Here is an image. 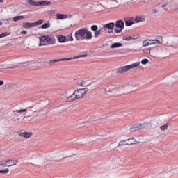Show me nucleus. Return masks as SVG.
I'll return each mask as SVG.
<instances>
[{"label": "nucleus", "instance_id": "f257e3e1", "mask_svg": "<svg viewBox=\"0 0 178 178\" xmlns=\"http://www.w3.org/2000/svg\"><path fill=\"white\" fill-rule=\"evenodd\" d=\"M74 35L76 41L92 40V33L87 28H83L76 31Z\"/></svg>", "mask_w": 178, "mask_h": 178}, {"label": "nucleus", "instance_id": "f03ea898", "mask_svg": "<svg viewBox=\"0 0 178 178\" xmlns=\"http://www.w3.org/2000/svg\"><path fill=\"white\" fill-rule=\"evenodd\" d=\"M22 112H26L23 118V120L26 122V118H30L33 116V115H34V113L37 112V110L35 109V108H34L33 106H32L30 107H27L26 108H24V109L15 110L13 111L14 115H17V113H22Z\"/></svg>", "mask_w": 178, "mask_h": 178}, {"label": "nucleus", "instance_id": "7ed1b4c3", "mask_svg": "<svg viewBox=\"0 0 178 178\" xmlns=\"http://www.w3.org/2000/svg\"><path fill=\"white\" fill-rule=\"evenodd\" d=\"M40 44L39 47H44L45 45H54L56 43V40L54 36L49 35H44L39 37Z\"/></svg>", "mask_w": 178, "mask_h": 178}, {"label": "nucleus", "instance_id": "20e7f679", "mask_svg": "<svg viewBox=\"0 0 178 178\" xmlns=\"http://www.w3.org/2000/svg\"><path fill=\"white\" fill-rule=\"evenodd\" d=\"M88 54H82V55H79V56H76L74 57H71V58H61V59H53V60H49V62H47V63H49V65H53L56 62H63L65 60H72V59H79V58H87Z\"/></svg>", "mask_w": 178, "mask_h": 178}, {"label": "nucleus", "instance_id": "39448f33", "mask_svg": "<svg viewBox=\"0 0 178 178\" xmlns=\"http://www.w3.org/2000/svg\"><path fill=\"white\" fill-rule=\"evenodd\" d=\"M140 65V63H134V64L126 65L122 67L117 69V73H120V74L123 73H126V72H129L131 69H134V67H137Z\"/></svg>", "mask_w": 178, "mask_h": 178}, {"label": "nucleus", "instance_id": "423d86ee", "mask_svg": "<svg viewBox=\"0 0 178 178\" xmlns=\"http://www.w3.org/2000/svg\"><path fill=\"white\" fill-rule=\"evenodd\" d=\"M89 90L90 89H88V88H83L76 90V98H78V99H80V98H83V97H84V95H86Z\"/></svg>", "mask_w": 178, "mask_h": 178}, {"label": "nucleus", "instance_id": "0eeeda50", "mask_svg": "<svg viewBox=\"0 0 178 178\" xmlns=\"http://www.w3.org/2000/svg\"><path fill=\"white\" fill-rule=\"evenodd\" d=\"M148 126V124H135L133 127L130 128V131L131 133L134 131H138V130H143V129H145Z\"/></svg>", "mask_w": 178, "mask_h": 178}, {"label": "nucleus", "instance_id": "6e6552de", "mask_svg": "<svg viewBox=\"0 0 178 178\" xmlns=\"http://www.w3.org/2000/svg\"><path fill=\"white\" fill-rule=\"evenodd\" d=\"M115 27H117V29H115L114 31L116 34L122 33L123 29H124V22H123V20L116 21Z\"/></svg>", "mask_w": 178, "mask_h": 178}, {"label": "nucleus", "instance_id": "1a4fd4ad", "mask_svg": "<svg viewBox=\"0 0 178 178\" xmlns=\"http://www.w3.org/2000/svg\"><path fill=\"white\" fill-rule=\"evenodd\" d=\"M154 44H162V40H146L143 42V47H148V45H154Z\"/></svg>", "mask_w": 178, "mask_h": 178}, {"label": "nucleus", "instance_id": "9d476101", "mask_svg": "<svg viewBox=\"0 0 178 178\" xmlns=\"http://www.w3.org/2000/svg\"><path fill=\"white\" fill-rule=\"evenodd\" d=\"M3 162H5V166H7L8 168H10V166H15V165H17V162H19V160L8 159V160H4Z\"/></svg>", "mask_w": 178, "mask_h": 178}, {"label": "nucleus", "instance_id": "9b49d317", "mask_svg": "<svg viewBox=\"0 0 178 178\" xmlns=\"http://www.w3.org/2000/svg\"><path fill=\"white\" fill-rule=\"evenodd\" d=\"M124 21L125 22V26H127V27L133 26V24H134V17H130L124 18Z\"/></svg>", "mask_w": 178, "mask_h": 178}, {"label": "nucleus", "instance_id": "f8f14e48", "mask_svg": "<svg viewBox=\"0 0 178 178\" xmlns=\"http://www.w3.org/2000/svg\"><path fill=\"white\" fill-rule=\"evenodd\" d=\"M56 19L58 20H63V19H67V17H69V19H70V17H72V15H66V14H60V13H58L56 15Z\"/></svg>", "mask_w": 178, "mask_h": 178}, {"label": "nucleus", "instance_id": "ddd939ff", "mask_svg": "<svg viewBox=\"0 0 178 178\" xmlns=\"http://www.w3.org/2000/svg\"><path fill=\"white\" fill-rule=\"evenodd\" d=\"M117 86L115 84L108 85L105 88L106 92H113L117 88Z\"/></svg>", "mask_w": 178, "mask_h": 178}, {"label": "nucleus", "instance_id": "4468645a", "mask_svg": "<svg viewBox=\"0 0 178 178\" xmlns=\"http://www.w3.org/2000/svg\"><path fill=\"white\" fill-rule=\"evenodd\" d=\"M76 91L74 92L73 94H72L70 96L67 97L66 102H73V101H76V99H79V98H76Z\"/></svg>", "mask_w": 178, "mask_h": 178}, {"label": "nucleus", "instance_id": "2eb2a0df", "mask_svg": "<svg viewBox=\"0 0 178 178\" xmlns=\"http://www.w3.org/2000/svg\"><path fill=\"white\" fill-rule=\"evenodd\" d=\"M52 2L50 1H38V6H47L48 5H51Z\"/></svg>", "mask_w": 178, "mask_h": 178}, {"label": "nucleus", "instance_id": "dca6fc26", "mask_svg": "<svg viewBox=\"0 0 178 178\" xmlns=\"http://www.w3.org/2000/svg\"><path fill=\"white\" fill-rule=\"evenodd\" d=\"M128 145H133L134 144H140V141L136 140L134 138H131L127 140Z\"/></svg>", "mask_w": 178, "mask_h": 178}, {"label": "nucleus", "instance_id": "f3484780", "mask_svg": "<svg viewBox=\"0 0 178 178\" xmlns=\"http://www.w3.org/2000/svg\"><path fill=\"white\" fill-rule=\"evenodd\" d=\"M104 29H108L109 30H113L115 28V22H110L103 26Z\"/></svg>", "mask_w": 178, "mask_h": 178}, {"label": "nucleus", "instance_id": "a211bd4d", "mask_svg": "<svg viewBox=\"0 0 178 178\" xmlns=\"http://www.w3.org/2000/svg\"><path fill=\"white\" fill-rule=\"evenodd\" d=\"M18 136H19V137H24L25 138H30L31 137V134H30V132H23L19 133Z\"/></svg>", "mask_w": 178, "mask_h": 178}, {"label": "nucleus", "instance_id": "6ab92c4d", "mask_svg": "<svg viewBox=\"0 0 178 178\" xmlns=\"http://www.w3.org/2000/svg\"><path fill=\"white\" fill-rule=\"evenodd\" d=\"M26 2L31 6H38V1H34L33 0H26Z\"/></svg>", "mask_w": 178, "mask_h": 178}, {"label": "nucleus", "instance_id": "aec40b11", "mask_svg": "<svg viewBox=\"0 0 178 178\" xmlns=\"http://www.w3.org/2000/svg\"><path fill=\"white\" fill-rule=\"evenodd\" d=\"M136 23H140V22H145V18L140 16H137L134 19Z\"/></svg>", "mask_w": 178, "mask_h": 178}, {"label": "nucleus", "instance_id": "412c9836", "mask_svg": "<svg viewBox=\"0 0 178 178\" xmlns=\"http://www.w3.org/2000/svg\"><path fill=\"white\" fill-rule=\"evenodd\" d=\"M23 27L24 29H30V27H34V23H30V22H24L23 23Z\"/></svg>", "mask_w": 178, "mask_h": 178}, {"label": "nucleus", "instance_id": "4be33fe9", "mask_svg": "<svg viewBox=\"0 0 178 178\" xmlns=\"http://www.w3.org/2000/svg\"><path fill=\"white\" fill-rule=\"evenodd\" d=\"M103 32L104 31H102V29H97L95 32H94L95 38H98V37H99Z\"/></svg>", "mask_w": 178, "mask_h": 178}, {"label": "nucleus", "instance_id": "5701e85b", "mask_svg": "<svg viewBox=\"0 0 178 178\" xmlns=\"http://www.w3.org/2000/svg\"><path fill=\"white\" fill-rule=\"evenodd\" d=\"M58 42H60L61 44L63 42H66V37L63 35H59L58 38Z\"/></svg>", "mask_w": 178, "mask_h": 178}, {"label": "nucleus", "instance_id": "b1692460", "mask_svg": "<svg viewBox=\"0 0 178 178\" xmlns=\"http://www.w3.org/2000/svg\"><path fill=\"white\" fill-rule=\"evenodd\" d=\"M120 47H123V44L122 43H114L112 44L110 48L115 49V48H120Z\"/></svg>", "mask_w": 178, "mask_h": 178}, {"label": "nucleus", "instance_id": "393cba45", "mask_svg": "<svg viewBox=\"0 0 178 178\" xmlns=\"http://www.w3.org/2000/svg\"><path fill=\"white\" fill-rule=\"evenodd\" d=\"M168 127H169V122H167L164 125L161 126L160 130L165 131V130H168Z\"/></svg>", "mask_w": 178, "mask_h": 178}, {"label": "nucleus", "instance_id": "a878e982", "mask_svg": "<svg viewBox=\"0 0 178 178\" xmlns=\"http://www.w3.org/2000/svg\"><path fill=\"white\" fill-rule=\"evenodd\" d=\"M123 145H129V143H127V140L120 141L117 147H122Z\"/></svg>", "mask_w": 178, "mask_h": 178}, {"label": "nucleus", "instance_id": "bb28decb", "mask_svg": "<svg viewBox=\"0 0 178 178\" xmlns=\"http://www.w3.org/2000/svg\"><path fill=\"white\" fill-rule=\"evenodd\" d=\"M22 19H26V17L22 15L16 16L13 18V22H19V20H22Z\"/></svg>", "mask_w": 178, "mask_h": 178}, {"label": "nucleus", "instance_id": "cd10ccee", "mask_svg": "<svg viewBox=\"0 0 178 178\" xmlns=\"http://www.w3.org/2000/svg\"><path fill=\"white\" fill-rule=\"evenodd\" d=\"M11 33L10 32H3L0 34V38H3V37H8V35H10Z\"/></svg>", "mask_w": 178, "mask_h": 178}, {"label": "nucleus", "instance_id": "c85d7f7f", "mask_svg": "<svg viewBox=\"0 0 178 178\" xmlns=\"http://www.w3.org/2000/svg\"><path fill=\"white\" fill-rule=\"evenodd\" d=\"M66 38V41H73V34L70 33V35H67Z\"/></svg>", "mask_w": 178, "mask_h": 178}, {"label": "nucleus", "instance_id": "c756f323", "mask_svg": "<svg viewBox=\"0 0 178 178\" xmlns=\"http://www.w3.org/2000/svg\"><path fill=\"white\" fill-rule=\"evenodd\" d=\"M42 23H44V21H42V19L33 22V27H35V26H40Z\"/></svg>", "mask_w": 178, "mask_h": 178}, {"label": "nucleus", "instance_id": "7c9ffc66", "mask_svg": "<svg viewBox=\"0 0 178 178\" xmlns=\"http://www.w3.org/2000/svg\"><path fill=\"white\" fill-rule=\"evenodd\" d=\"M123 40H125V41H131L134 40V38L131 36H124Z\"/></svg>", "mask_w": 178, "mask_h": 178}, {"label": "nucleus", "instance_id": "2f4dec72", "mask_svg": "<svg viewBox=\"0 0 178 178\" xmlns=\"http://www.w3.org/2000/svg\"><path fill=\"white\" fill-rule=\"evenodd\" d=\"M79 86H80V87H88V84H87L85 81H81Z\"/></svg>", "mask_w": 178, "mask_h": 178}, {"label": "nucleus", "instance_id": "473e14b6", "mask_svg": "<svg viewBox=\"0 0 178 178\" xmlns=\"http://www.w3.org/2000/svg\"><path fill=\"white\" fill-rule=\"evenodd\" d=\"M42 29H49V27H51V24L46 23L44 24H42L41 26Z\"/></svg>", "mask_w": 178, "mask_h": 178}, {"label": "nucleus", "instance_id": "72a5a7b5", "mask_svg": "<svg viewBox=\"0 0 178 178\" xmlns=\"http://www.w3.org/2000/svg\"><path fill=\"white\" fill-rule=\"evenodd\" d=\"M91 30H92V31H95L98 30V26L97 25H93L91 26Z\"/></svg>", "mask_w": 178, "mask_h": 178}, {"label": "nucleus", "instance_id": "f704fd0d", "mask_svg": "<svg viewBox=\"0 0 178 178\" xmlns=\"http://www.w3.org/2000/svg\"><path fill=\"white\" fill-rule=\"evenodd\" d=\"M148 62H149L148 59L144 58L142 60L141 63H142V65H147V63H148Z\"/></svg>", "mask_w": 178, "mask_h": 178}, {"label": "nucleus", "instance_id": "c9c22d12", "mask_svg": "<svg viewBox=\"0 0 178 178\" xmlns=\"http://www.w3.org/2000/svg\"><path fill=\"white\" fill-rule=\"evenodd\" d=\"M144 54H151V49H143Z\"/></svg>", "mask_w": 178, "mask_h": 178}, {"label": "nucleus", "instance_id": "e433bc0d", "mask_svg": "<svg viewBox=\"0 0 178 178\" xmlns=\"http://www.w3.org/2000/svg\"><path fill=\"white\" fill-rule=\"evenodd\" d=\"M0 173H9V169L6 168V170H0Z\"/></svg>", "mask_w": 178, "mask_h": 178}, {"label": "nucleus", "instance_id": "4c0bfd02", "mask_svg": "<svg viewBox=\"0 0 178 178\" xmlns=\"http://www.w3.org/2000/svg\"><path fill=\"white\" fill-rule=\"evenodd\" d=\"M0 166H3V168H6V165H5V163L3 161H0Z\"/></svg>", "mask_w": 178, "mask_h": 178}, {"label": "nucleus", "instance_id": "58836bf2", "mask_svg": "<svg viewBox=\"0 0 178 178\" xmlns=\"http://www.w3.org/2000/svg\"><path fill=\"white\" fill-rule=\"evenodd\" d=\"M152 13H158V10L157 9H153L152 10Z\"/></svg>", "mask_w": 178, "mask_h": 178}, {"label": "nucleus", "instance_id": "ea45409f", "mask_svg": "<svg viewBox=\"0 0 178 178\" xmlns=\"http://www.w3.org/2000/svg\"><path fill=\"white\" fill-rule=\"evenodd\" d=\"M20 34H27V31H22L20 32Z\"/></svg>", "mask_w": 178, "mask_h": 178}, {"label": "nucleus", "instance_id": "a19ab883", "mask_svg": "<svg viewBox=\"0 0 178 178\" xmlns=\"http://www.w3.org/2000/svg\"><path fill=\"white\" fill-rule=\"evenodd\" d=\"M20 121V118H17V119L14 120V122H19Z\"/></svg>", "mask_w": 178, "mask_h": 178}, {"label": "nucleus", "instance_id": "79ce46f5", "mask_svg": "<svg viewBox=\"0 0 178 178\" xmlns=\"http://www.w3.org/2000/svg\"><path fill=\"white\" fill-rule=\"evenodd\" d=\"M0 86H3V81L0 80Z\"/></svg>", "mask_w": 178, "mask_h": 178}, {"label": "nucleus", "instance_id": "37998d69", "mask_svg": "<svg viewBox=\"0 0 178 178\" xmlns=\"http://www.w3.org/2000/svg\"><path fill=\"white\" fill-rule=\"evenodd\" d=\"M167 4H163L161 5V8H165V6H166Z\"/></svg>", "mask_w": 178, "mask_h": 178}, {"label": "nucleus", "instance_id": "c03bdc74", "mask_svg": "<svg viewBox=\"0 0 178 178\" xmlns=\"http://www.w3.org/2000/svg\"><path fill=\"white\" fill-rule=\"evenodd\" d=\"M111 33H113V31H108V34H111Z\"/></svg>", "mask_w": 178, "mask_h": 178}, {"label": "nucleus", "instance_id": "a18cd8bd", "mask_svg": "<svg viewBox=\"0 0 178 178\" xmlns=\"http://www.w3.org/2000/svg\"><path fill=\"white\" fill-rule=\"evenodd\" d=\"M3 24V22H0V26H2Z\"/></svg>", "mask_w": 178, "mask_h": 178}, {"label": "nucleus", "instance_id": "49530a36", "mask_svg": "<svg viewBox=\"0 0 178 178\" xmlns=\"http://www.w3.org/2000/svg\"><path fill=\"white\" fill-rule=\"evenodd\" d=\"M162 56L165 58V56H166V54H163Z\"/></svg>", "mask_w": 178, "mask_h": 178}, {"label": "nucleus", "instance_id": "de8ad7c7", "mask_svg": "<svg viewBox=\"0 0 178 178\" xmlns=\"http://www.w3.org/2000/svg\"><path fill=\"white\" fill-rule=\"evenodd\" d=\"M3 0H0V3H3Z\"/></svg>", "mask_w": 178, "mask_h": 178}, {"label": "nucleus", "instance_id": "09e8293b", "mask_svg": "<svg viewBox=\"0 0 178 178\" xmlns=\"http://www.w3.org/2000/svg\"><path fill=\"white\" fill-rule=\"evenodd\" d=\"M164 10H166V11H167V10H168V8H164Z\"/></svg>", "mask_w": 178, "mask_h": 178}, {"label": "nucleus", "instance_id": "8fccbe9b", "mask_svg": "<svg viewBox=\"0 0 178 178\" xmlns=\"http://www.w3.org/2000/svg\"><path fill=\"white\" fill-rule=\"evenodd\" d=\"M115 145V143H113L112 144H111V145Z\"/></svg>", "mask_w": 178, "mask_h": 178}]
</instances>
